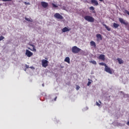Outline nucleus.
I'll return each mask as SVG.
<instances>
[{
    "label": "nucleus",
    "mask_w": 129,
    "mask_h": 129,
    "mask_svg": "<svg viewBox=\"0 0 129 129\" xmlns=\"http://www.w3.org/2000/svg\"><path fill=\"white\" fill-rule=\"evenodd\" d=\"M26 69H25V71H26Z\"/></svg>",
    "instance_id": "37"
},
{
    "label": "nucleus",
    "mask_w": 129,
    "mask_h": 129,
    "mask_svg": "<svg viewBox=\"0 0 129 129\" xmlns=\"http://www.w3.org/2000/svg\"><path fill=\"white\" fill-rule=\"evenodd\" d=\"M25 19L26 20V21H27V22H33V19H29L27 17H25Z\"/></svg>",
    "instance_id": "19"
},
{
    "label": "nucleus",
    "mask_w": 129,
    "mask_h": 129,
    "mask_svg": "<svg viewBox=\"0 0 129 129\" xmlns=\"http://www.w3.org/2000/svg\"><path fill=\"white\" fill-rule=\"evenodd\" d=\"M4 39H5V37L3 36H0V41H2V40H4Z\"/></svg>",
    "instance_id": "24"
},
{
    "label": "nucleus",
    "mask_w": 129,
    "mask_h": 129,
    "mask_svg": "<svg viewBox=\"0 0 129 129\" xmlns=\"http://www.w3.org/2000/svg\"><path fill=\"white\" fill-rule=\"evenodd\" d=\"M84 19L90 23H93V22H94V18L92 16L87 15L84 17Z\"/></svg>",
    "instance_id": "1"
},
{
    "label": "nucleus",
    "mask_w": 129,
    "mask_h": 129,
    "mask_svg": "<svg viewBox=\"0 0 129 129\" xmlns=\"http://www.w3.org/2000/svg\"><path fill=\"white\" fill-rule=\"evenodd\" d=\"M30 68H31V69H32V67H30Z\"/></svg>",
    "instance_id": "39"
},
{
    "label": "nucleus",
    "mask_w": 129,
    "mask_h": 129,
    "mask_svg": "<svg viewBox=\"0 0 129 129\" xmlns=\"http://www.w3.org/2000/svg\"><path fill=\"white\" fill-rule=\"evenodd\" d=\"M25 5L27 4V2H25Z\"/></svg>",
    "instance_id": "33"
},
{
    "label": "nucleus",
    "mask_w": 129,
    "mask_h": 129,
    "mask_svg": "<svg viewBox=\"0 0 129 129\" xmlns=\"http://www.w3.org/2000/svg\"><path fill=\"white\" fill-rule=\"evenodd\" d=\"M52 6L53 7V8H58V6L56 5L55 4L52 3Z\"/></svg>",
    "instance_id": "23"
},
{
    "label": "nucleus",
    "mask_w": 129,
    "mask_h": 129,
    "mask_svg": "<svg viewBox=\"0 0 129 129\" xmlns=\"http://www.w3.org/2000/svg\"><path fill=\"white\" fill-rule=\"evenodd\" d=\"M96 105L97 106H100V104H99V103H98V102H96Z\"/></svg>",
    "instance_id": "27"
},
{
    "label": "nucleus",
    "mask_w": 129,
    "mask_h": 129,
    "mask_svg": "<svg viewBox=\"0 0 129 129\" xmlns=\"http://www.w3.org/2000/svg\"><path fill=\"white\" fill-rule=\"evenodd\" d=\"M69 31H71V28H68L67 27H64L62 29V33H66V32H69Z\"/></svg>",
    "instance_id": "11"
},
{
    "label": "nucleus",
    "mask_w": 129,
    "mask_h": 129,
    "mask_svg": "<svg viewBox=\"0 0 129 129\" xmlns=\"http://www.w3.org/2000/svg\"><path fill=\"white\" fill-rule=\"evenodd\" d=\"M91 3L94 5V6H98V5H99L98 4V2H97V1L96 0H91Z\"/></svg>",
    "instance_id": "12"
},
{
    "label": "nucleus",
    "mask_w": 129,
    "mask_h": 129,
    "mask_svg": "<svg viewBox=\"0 0 129 129\" xmlns=\"http://www.w3.org/2000/svg\"><path fill=\"white\" fill-rule=\"evenodd\" d=\"M89 10H90V11H94L95 8L93 6H91L89 8Z\"/></svg>",
    "instance_id": "22"
},
{
    "label": "nucleus",
    "mask_w": 129,
    "mask_h": 129,
    "mask_svg": "<svg viewBox=\"0 0 129 129\" xmlns=\"http://www.w3.org/2000/svg\"><path fill=\"white\" fill-rule=\"evenodd\" d=\"M25 55L28 57H32L33 56V52H31L30 50L26 49Z\"/></svg>",
    "instance_id": "7"
},
{
    "label": "nucleus",
    "mask_w": 129,
    "mask_h": 129,
    "mask_svg": "<svg viewBox=\"0 0 129 129\" xmlns=\"http://www.w3.org/2000/svg\"><path fill=\"white\" fill-rule=\"evenodd\" d=\"M119 21L121 24H123V25H125V26H127V25H128V22L125 21V20H123V19L121 18H119Z\"/></svg>",
    "instance_id": "5"
},
{
    "label": "nucleus",
    "mask_w": 129,
    "mask_h": 129,
    "mask_svg": "<svg viewBox=\"0 0 129 129\" xmlns=\"http://www.w3.org/2000/svg\"><path fill=\"white\" fill-rule=\"evenodd\" d=\"M30 46L33 47V50L30 48V47H28V49L31 50V51H33V52H36L37 49H36V47H35V45H34L33 44H30Z\"/></svg>",
    "instance_id": "13"
},
{
    "label": "nucleus",
    "mask_w": 129,
    "mask_h": 129,
    "mask_svg": "<svg viewBox=\"0 0 129 129\" xmlns=\"http://www.w3.org/2000/svg\"><path fill=\"white\" fill-rule=\"evenodd\" d=\"M104 70L107 73H109V74H112V70H111L110 68L108 67L107 66L105 67Z\"/></svg>",
    "instance_id": "6"
},
{
    "label": "nucleus",
    "mask_w": 129,
    "mask_h": 129,
    "mask_svg": "<svg viewBox=\"0 0 129 129\" xmlns=\"http://www.w3.org/2000/svg\"><path fill=\"white\" fill-rule=\"evenodd\" d=\"M56 99H57V97H55V98H54V101H56Z\"/></svg>",
    "instance_id": "30"
},
{
    "label": "nucleus",
    "mask_w": 129,
    "mask_h": 129,
    "mask_svg": "<svg viewBox=\"0 0 129 129\" xmlns=\"http://www.w3.org/2000/svg\"><path fill=\"white\" fill-rule=\"evenodd\" d=\"M90 46H92L94 47V48H96V43H95V42H94L93 41H91L90 42Z\"/></svg>",
    "instance_id": "14"
},
{
    "label": "nucleus",
    "mask_w": 129,
    "mask_h": 129,
    "mask_svg": "<svg viewBox=\"0 0 129 129\" xmlns=\"http://www.w3.org/2000/svg\"><path fill=\"white\" fill-rule=\"evenodd\" d=\"M97 41H102V36L100 34H97L96 35Z\"/></svg>",
    "instance_id": "9"
},
{
    "label": "nucleus",
    "mask_w": 129,
    "mask_h": 129,
    "mask_svg": "<svg viewBox=\"0 0 129 129\" xmlns=\"http://www.w3.org/2000/svg\"><path fill=\"white\" fill-rule=\"evenodd\" d=\"M100 2H103V0H99Z\"/></svg>",
    "instance_id": "32"
},
{
    "label": "nucleus",
    "mask_w": 129,
    "mask_h": 129,
    "mask_svg": "<svg viewBox=\"0 0 129 129\" xmlns=\"http://www.w3.org/2000/svg\"><path fill=\"white\" fill-rule=\"evenodd\" d=\"M2 2H12V0H2Z\"/></svg>",
    "instance_id": "26"
},
{
    "label": "nucleus",
    "mask_w": 129,
    "mask_h": 129,
    "mask_svg": "<svg viewBox=\"0 0 129 129\" xmlns=\"http://www.w3.org/2000/svg\"><path fill=\"white\" fill-rule=\"evenodd\" d=\"M98 59L104 61L105 60V55L104 54H100L98 57Z\"/></svg>",
    "instance_id": "10"
},
{
    "label": "nucleus",
    "mask_w": 129,
    "mask_h": 129,
    "mask_svg": "<svg viewBox=\"0 0 129 129\" xmlns=\"http://www.w3.org/2000/svg\"><path fill=\"white\" fill-rule=\"evenodd\" d=\"M45 59H46V60H48V58H45Z\"/></svg>",
    "instance_id": "35"
},
{
    "label": "nucleus",
    "mask_w": 129,
    "mask_h": 129,
    "mask_svg": "<svg viewBox=\"0 0 129 129\" xmlns=\"http://www.w3.org/2000/svg\"><path fill=\"white\" fill-rule=\"evenodd\" d=\"M81 51V49L78 48L77 46H75L72 48V52L74 54H77V53H79Z\"/></svg>",
    "instance_id": "2"
},
{
    "label": "nucleus",
    "mask_w": 129,
    "mask_h": 129,
    "mask_svg": "<svg viewBox=\"0 0 129 129\" xmlns=\"http://www.w3.org/2000/svg\"><path fill=\"white\" fill-rule=\"evenodd\" d=\"M54 18H55V19H57L58 20H63V19H64L62 15H60V14L57 13H55L54 15Z\"/></svg>",
    "instance_id": "4"
},
{
    "label": "nucleus",
    "mask_w": 129,
    "mask_h": 129,
    "mask_svg": "<svg viewBox=\"0 0 129 129\" xmlns=\"http://www.w3.org/2000/svg\"><path fill=\"white\" fill-rule=\"evenodd\" d=\"M117 61H118V62L119 64H123V60L121 58H120L119 57H118L117 58Z\"/></svg>",
    "instance_id": "16"
},
{
    "label": "nucleus",
    "mask_w": 129,
    "mask_h": 129,
    "mask_svg": "<svg viewBox=\"0 0 129 129\" xmlns=\"http://www.w3.org/2000/svg\"><path fill=\"white\" fill-rule=\"evenodd\" d=\"M41 5L44 9H46V8H48V6H49V5L48 4V3L45 2H41Z\"/></svg>",
    "instance_id": "8"
},
{
    "label": "nucleus",
    "mask_w": 129,
    "mask_h": 129,
    "mask_svg": "<svg viewBox=\"0 0 129 129\" xmlns=\"http://www.w3.org/2000/svg\"><path fill=\"white\" fill-rule=\"evenodd\" d=\"M128 74H129V72H128Z\"/></svg>",
    "instance_id": "40"
},
{
    "label": "nucleus",
    "mask_w": 129,
    "mask_h": 129,
    "mask_svg": "<svg viewBox=\"0 0 129 129\" xmlns=\"http://www.w3.org/2000/svg\"><path fill=\"white\" fill-rule=\"evenodd\" d=\"M99 103H100V104H101V101H100V100H99Z\"/></svg>",
    "instance_id": "31"
},
{
    "label": "nucleus",
    "mask_w": 129,
    "mask_h": 129,
    "mask_svg": "<svg viewBox=\"0 0 129 129\" xmlns=\"http://www.w3.org/2000/svg\"><path fill=\"white\" fill-rule=\"evenodd\" d=\"M64 61L68 63V64H70V58L69 57H66Z\"/></svg>",
    "instance_id": "15"
},
{
    "label": "nucleus",
    "mask_w": 129,
    "mask_h": 129,
    "mask_svg": "<svg viewBox=\"0 0 129 129\" xmlns=\"http://www.w3.org/2000/svg\"><path fill=\"white\" fill-rule=\"evenodd\" d=\"M99 65H101V66H105V67H106V66H107L106 65V63H105L104 62H100Z\"/></svg>",
    "instance_id": "20"
},
{
    "label": "nucleus",
    "mask_w": 129,
    "mask_h": 129,
    "mask_svg": "<svg viewBox=\"0 0 129 129\" xmlns=\"http://www.w3.org/2000/svg\"><path fill=\"white\" fill-rule=\"evenodd\" d=\"M113 26L114 28L116 29L117 28H118V27H119V24H118L117 23H114L113 24Z\"/></svg>",
    "instance_id": "17"
},
{
    "label": "nucleus",
    "mask_w": 129,
    "mask_h": 129,
    "mask_svg": "<svg viewBox=\"0 0 129 129\" xmlns=\"http://www.w3.org/2000/svg\"><path fill=\"white\" fill-rule=\"evenodd\" d=\"M76 90H79V89H80V87H79V86L77 85L76 86Z\"/></svg>",
    "instance_id": "25"
},
{
    "label": "nucleus",
    "mask_w": 129,
    "mask_h": 129,
    "mask_svg": "<svg viewBox=\"0 0 129 129\" xmlns=\"http://www.w3.org/2000/svg\"><path fill=\"white\" fill-rule=\"evenodd\" d=\"M0 6H2V4H0Z\"/></svg>",
    "instance_id": "38"
},
{
    "label": "nucleus",
    "mask_w": 129,
    "mask_h": 129,
    "mask_svg": "<svg viewBox=\"0 0 129 129\" xmlns=\"http://www.w3.org/2000/svg\"><path fill=\"white\" fill-rule=\"evenodd\" d=\"M93 13H95V11H93Z\"/></svg>",
    "instance_id": "36"
},
{
    "label": "nucleus",
    "mask_w": 129,
    "mask_h": 129,
    "mask_svg": "<svg viewBox=\"0 0 129 129\" xmlns=\"http://www.w3.org/2000/svg\"><path fill=\"white\" fill-rule=\"evenodd\" d=\"M25 67H26V69H28L29 68V66L26 64Z\"/></svg>",
    "instance_id": "29"
},
{
    "label": "nucleus",
    "mask_w": 129,
    "mask_h": 129,
    "mask_svg": "<svg viewBox=\"0 0 129 129\" xmlns=\"http://www.w3.org/2000/svg\"><path fill=\"white\" fill-rule=\"evenodd\" d=\"M90 63H92L94 65H96V64H97L96 61H95V60H91V61H90Z\"/></svg>",
    "instance_id": "21"
},
{
    "label": "nucleus",
    "mask_w": 129,
    "mask_h": 129,
    "mask_svg": "<svg viewBox=\"0 0 129 129\" xmlns=\"http://www.w3.org/2000/svg\"><path fill=\"white\" fill-rule=\"evenodd\" d=\"M48 64H49V61L47 59H42L41 60V65L42 67L47 68Z\"/></svg>",
    "instance_id": "3"
},
{
    "label": "nucleus",
    "mask_w": 129,
    "mask_h": 129,
    "mask_svg": "<svg viewBox=\"0 0 129 129\" xmlns=\"http://www.w3.org/2000/svg\"><path fill=\"white\" fill-rule=\"evenodd\" d=\"M103 26L105 27L106 30H107V31H110V28L108 27V26H107L106 24H103Z\"/></svg>",
    "instance_id": "18"
},
{
    "label": "nucleus",
    "mask_w": 129,
    "mask_h": 129,
    "mask_svg": "<svg viewBox=\"0 0 129 129\" xmlns=\"http://www.w3.org/2000/svg\"><path fill=\"white\" fill-rule=\"evenodd\" d=\"M42 86H44V84H42Z\"/></svg>",
    "instance_id": "34"
},
{
    "label": "nucleus",
    "mask_w": 129,
    "mask_h": 129,
    "mask_svg": "<svg viewBox=\"0 0 129 129\" xmlns=\"http://www.w3.org/2000/svg\"><path fill=\"white\" fill-rule=\"evenodd\" d=\"M91 84V82L89 81L87 83V86H89V85H90Z\"/></svg>",
    "instance_id": "28"
}]
</instances>
